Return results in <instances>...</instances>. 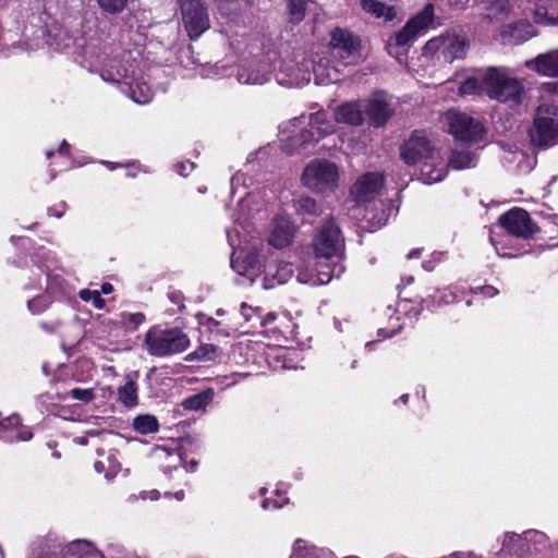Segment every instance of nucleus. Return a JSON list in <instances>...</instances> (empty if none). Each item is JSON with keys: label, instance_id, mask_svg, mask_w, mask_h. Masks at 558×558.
I'll use <instances>...</instances> for the list:
<instances>
[{"label": "nucleus", "instance_id": "obj_1", "mask_svg": "<svg viewBox=\"0 0 558 558\" xmlns=\"http://www.w3.org/2000/svg\"><path fill=\"white\" fill-rule=\"evenodd\" d=\"M461 95H487L490 99L511 105L522 100L521 82L502 68H487L465 78L459 87Z\"/></svg>", "mask_w": 558, "mask_h": 558}, {"label": "nucleus", "instance_id": "obj_2", "mask_svg": "<svg viewBox=\"0 0 558 558\" xmlns=\"http://www.w3.org/2000/svg\"><path fill=\"white\" fill-rule=\"evenodd\" d=\"M400 156L407 165L421 163L420 180L425 184L440 182L447 175L445 155L421 131L413 132L403 143Z\"/></svg>", "mask_w": 558, "mask_h": 558}, {"label": "nucleus", "instance_id": "obj_3", "mask_svg": "<svg viewBox=\"0 0 558 558\" xmlns=\"http://www.w3.org/2000/svg\"><path fill=\"white\" fill-rule=\"evenodd\" d=\"M384 185V177L378 172H368L360 177L352 185L350 194L354 206L350 208L353 218L366 220L371 231L386 225L389 213L381 208L377 197Z\"/></svg>", "mask_w": 558, "mask_h": 558}, {"label": "nucleus", "instance_id": "obj_4", "mask_svg": "<svg viewBox=\"0 0 558 558\" xmlns=\"http://www.w3.org/2000/svg\"><path fill=\"white\" fill-rule=\"evenodd\" d=\"M82 48V63L90 72H99L106 82H120L126 76V68L123 64L125 52L118 46L101 38H89Z\"/></svg>", "mask_w": 558, "mask_h": 558}, {"label": "nucleus", "instance_id": "obj_5", "mask_svg": "<svg viewBox=\"0 0 558 558\" xmlns=\"http://www.w3.org/2000/svg\"><path fill=\"white\" fill-rule=\"evenodd\" d=\"M263 259H265L263 250L256 247L247 252H233L231 267L242 278L239 282L244 283L245 280L254 282L264 272V288L269 289L274 288L276 283L287 282L292 277L293 269L291 264H264Z\"/></svg>", "mask_w": 558, "mask_h": 558}, {"label": "nucleus", "instance_id": "obj_6", "mask_svg": "<svg viewBox=\"0 0 558 558\" xmlns=\"http://www.w3.org/2000/svg\"><path fill=\"white\" fill-rule=\"evenodd\" d=\"M333 132L335 125L324 111L311 113L308 117L302 114L280 126L282 149L292 155Z\"/></svg>", "mask_w": 558, "mask_h": 558}, {"label": "nucleus", "instance_id": "obj_7", "mask_svg": "<svg viewBox=\"0 0 558 558\" xmlns=\"http://www.w3.org/2000/svg\"><path fill=\"white\" fill-rule=\"evenodd\" d=\"M339 167L327 159H314L303 170L301 181L308 190L324 195L333 193L339 186Z\"/></svg>", "mask_w": 558, "mask_h": 558}, {"label": "nucleus", "instance_id": "obj_8", "mask_svg": "<svg viewBox=\"0 0 558 558\" xmlns=\"http://www.w3.org/2000/svg\"><path fill=\"white\" fill-rule=\"evenodd\" d=\"M144 343L148 354L162 357L185 351L190 339L178 328L155 326L146 332Z\"/></svg>", "mask_w": 558, "mask_h": 558}, {"label": "nucleus", "instance_id": "obj_9", "mask_svg": "<svg viewBox=\"0 0 558 558\" xmlns=\"http://www.w3.org/2000/svg\"><path fill=\"white\" fill-rule=\"evenodd\" d=\"M433 22L434 7L433 4H426L418 14L408 21L402 29L388 40L387 48L389 54L401 61L404 51L399 52L398 49L405 50L433 25Z\"/></svg>", "mask_w": 558, "mask_h": 558}, {"label": "nucleus", "instance_id": "obj_10", "mask_svg": "<svg viewBox=\"0 0 558 558\" xmlns=\"http://www.w3.org/2000/svg\"><path fill=\"white\" fill-rule=\"evenodd\" d=\"M469 41L464 36L454 32H446L429 39L423 47V56L447 63L464 59Z\"/></svg>", "mask_w": 558, "mask_h": 558}, {"label": "nucleus", "instance_id": "obj_11", "mask_svg": "<svg viewBox=\"0 0 558 558\" xmlns=\"http://www.w3.org/2000/svg\"><path fill=\"white\" fill-rule=\"evenodd\" d=\"M529 135L531 142L539 147H548L558 142L557 104L544 102L537 108Z\"/></svg>", "mask_w": 558, "mask_h": 558}, {"label": "nucleus", "instance_id": "obj_12", "mask_svg": "<svg viewBox=\"0 0 558 558\" xmlns=\"http://www.w3.org/2000/svg\"><path fill=\"white\" fill-rule=\"evenodd\" d=\"M442 121L457 142L472 145L484 138L485 129L482 122L465 112L448 110L444 113Z\"/></svg>", "mask_w": 558, "mask_h": 558}, {"label": "nucleus", "instance_id": "obj_13", "mask_svg": "<svg viewBox=\"0 0 558 558\" xmlns=\"http://www.w3.org/2000/svg\"><path fill=\"white\" fill-rule=\"evenodd\" d=\"M316 258L341 259L344 242L339 226L333 219L324 222L313 241Z\"/></svg>", "mask_w": 558, "mask_h": 558}, {"label": "nucleus", "instance_id": "obj_14", "mask_svg": "<svg viewBox=\"0 0 558 558\" xmlns=\"http://www.w3.org/2000/svg\"><path fill=\"white\" fill-rule=\"evenodd\" d=\"M183 26L189 37L197 39L210 27L208 10L205 0H178Z\"/></svg>", "mask_w": 558, "mask_h": 558}, {"label": "nucleus", "instance_id": "obj_15", "mask_svg": "<svg viewBox=\"0 0 558 558\" xmlns=\"http://www.w3.org/2000/svg\"><path fill=\"white\" fill-rule=\"evenodd\" d=\"M360 40L347 29L336 28L331 32L328 51L337 63L347 66L355 63L360 57Z\"/></svg>", "mask_w": 558, "mask_h": 558}, {"label": "nucleus", "instance_id": "obj_16", "mask_svg": "<svg viewBox=\"0 0 558 558\" xmlns=\"http://www.w3.org/2000/svg\"><path fill=\"white\" fill-rule=\"evenodd\" d=\"M262 206L263 199L259 194L248 193L245 197L241 198L239 213L236 217H234L235 228L233 230H227L228 242L233 248L242 243L240 239L241 232L238 227L244 232H248L251 226L247 223V220L253 217L255 213H258Z\"/></svg>", "mask_w": 558, "mask_h": 558}, {"label": "nucleus", "instance_id": "obj_17", "mask_svg": "<svg viewBox=\"0 0 558 558\" xmlns=\"http://www.w3.org/2000/svg\"><path fill=\"white\" fill-rule=\"evenodd\" d=\"M241 314L246 322L259 320L260 325L266 328V331L278 333L284 338H289L293 333V326L289 315L284 314L278 317L274 313H269L263 317L258 307H252L246 303L241 304Z\"/></svg>", "mask_w": 558, "mask_h": 558}, {"label": "nucleus", "instance_id": "obj_18", "mask_svg": "<svg viewBox=\"0 0 558 558\" xmlns=\"http://www.w3.org/2000/svg\"><path fill=\"white\" fill-rule=\"evenodd\" d=\"M545 543L546 535L538 531H526L522 535L506 533L502 539L501 551L519 556L537 550L538 546Z\"/></svg>", "mask_w": 558, "mask_h": 558}, {"label": "nucleus", "instance_id": "obj_19", "mask_svg": "<svg viewBox=\"0 0 558 558\" xmlns=\"http://www.w3.org/2000/svg\"><path fill=\"white\" fill-rule=\"evenodd\" d=\"M319 262L315 265V272L304 274L300 272L298 275V280L303 283H310L312 286L316 284H326L333 277L339 278L343 271L344 266L340 263L341 259L338 258H318Z\"/></svg>", "mask_w": 558, "mask_h": 558}, {"label": "nucleus", "instance_id": "obj_20", "mask_svg": "<svg viewBox=\"0 0 558 558\" xmlns=\"http://www.w3.org/2000/svg\"><path fill=\"white\" fill-rule=\"evenodd\" d=\"M499 222L510 234L518 238L527 239L537 231L529 214L521 208L511 209L500 216Z\"/></svg>", "mask_w": 558, "mask_h": 558}, {"label": "nucleus", "instance_id": "obj_21", "mask_svg": "<svg viewBox=\"0 0 558 558\" xmlns=\"http://www.w3.org/2000/svg\"><path fill=\"white\" fill-rule=\"evenodd\" d=\"M276 80L280 85L288 87H300L311 80L308 65L296 64L293 60H279Z\"/></svg>", "mask_w": 558, "mask_h": 558}, {"label": "nucleus", "instance_id": "obj_22", "mask_svg": "<svg viewBox=\"0 0 558 558\" xmlns=\"http://www.w3.org/2000/svg\"><path fill=\"white\" fill-rule=\"evenodd\" d=\"M524 13L545 26H558V0H526Z\"/></svg>", "mask_w": 558, "mask_h": 558}, {"label": "nucleus", "instance_id": "obj_23", "mask_svg": "<svg viewBox=\"0 0 558 558\" xmlns=\"http://www.w3.org/2000/svg\"><path fill=\"white\" fill-rule=\"evenodd\" d=\"M296 227L290 217L278 215L274 221L268 235L269 245L276 248H283L292 243Z\"/></svg>", "mask_w": 558, "mask_h": 558}, {"label": "nucleus", "instance_id": "obj_24", "mask_svg": "<svg viewBox=\"0 0 558 558\" xmlns=\"http://www.w3.org/2000/svg\"><path fill=\"white\" fill-rule=\"evenodd\" d=\"M366 113L371 124L378 128L384 125L392 114L390 99L384 92H377L368 99Z\"/></svg>", "mask_w": 558, "mask_h": 558}, {"label": "nucleus", "instance_id": "obj_25", "mask_svg": "<svg viewBox=\"0 0 558 558\" xmlns=\"http://www.w3.org/2000/svg\"><path fill=\"white\" fill-rule=\"evenodd\" d=\"M536 35L534 26L527 21L509 24L500 32L505 44L520 45Z\"/></svg>", "mask_w": 558, "mask_h": 558}, {"label": "nucleus", "instance_id": "obj_26", "mask_svg": "<svg viewBox=\"0 0 558 558\" xmlns=\"http://www.w3.org/2000/svg\"><path fill=\"white\" fill-rule=\"evenodd\" d=\"M526 66L544 76H558V49L538 54L535 59L525 62Z\"/></svg>", "mask_w": 558, "mask_h": 558}, {"label": "nucleus", "instance_id": "obj_27", "mask_svg": "<svg viewBox=\"0 0 558 558\" xmlns=\"http://www.w3.org/2000/svg\"><path fill=\"white\" fill-rule=\"evenodd\" d=\"M341 65L337 62L329 65L327 58L313 61V73L316 84L338 83L340 81Z\"/></svg>", "mask_w": 558, "mask_h": 558}, {"label": "nucleus", "instance_id": "obj_28", "mask_svg": "<svg viewBox=\"0 0 558 558\" xmlns=\"http://www.w3.org/2000/svg\"><path fill=\"white\" fill-rule=\"evenodd\" d=\"M269 80V71L265 62H252L238 72V81L242 84H264Z\"/></svg>", "mask_w": 558, "mask_h": 558}, {"label": "nucleus", "instance_id": "obj_29", "mask_svg": "<svg viewBox=\"0 0 558 558\" xmlns=\"http://www.w3.org/2000/svg\"><path fill=\"white\" fill-rule=\"evenodd\" d=\"M335 119L339 123L361 125L364 121L361 105L356 101H351L339 106L335 110Z\"/></svg>", "mask_w": 558, "mask_h": 558}, {"label": "nucleus", "instance_id": "obj_30", "mask_svg": "<svg viewBox=\"0 0 558 558\" xmlns=\"http://www.w3.org/2000/svg\"><path fill=\"white\" fill-rule=\"evenodd\" d=\"M125 68L128 70L126 76L117 83L121 84L122 86H129V95L134 102L140 105L149 102L154 95L150 86L147 83L140 81L128 82L126 80L129 78V68Z\"/></svg>", "mask_w": 558, "mask_h": 558}, {"label": "nucleus", "instance_id": "obj_31", "mask_svg": "<svg viewBox=\"0 0 558 558\" xmlns=\"http://www.w3.org/2000/svg\"><path fill=\"white\" fill-rule=\"evenodd\" d=\"M137 376L136 372L128 374L125 376V384L118 389L119 400L128 408H133L137 404Z\"/></svg>", "mask_w": 558, "mask_h": 558}, {"label": "nucleus", "instance_id": "obj_32", "mask_svg": "<svg viewBox=\"0 0 558 558\" xmlns=\"http://www.w3.org/2000/svg\"><path fill=\"white\" fill-rule=\"evenodd\" d=\"M361 7L366 13L385 21H392L397 15L393 7L377 0H361Z\"/></svg>", "mask_w": 558, "mask_h": 558}, {"label": "nucleus", "instance_id": "obj_33", "mask_svg": "<svg viewBox=\"0 0 558 558\" xmlns=\"http://www.w3.org/2000/svg\"><path fill=\"white\" fill-rule=\"evenodd\" d=\"M477 4H489L486 10L485 17L490 21H502L508 16V0H474Z\"/></svg>", "mask_w": 558, "mask_h": 558}, {"label": "nucleus", "instance_id": "obj_34", "mask_svg": "<svg viewBox=\"0 0 558 558\" xmlns=\"http://www.w3.org/2000/svg\"><path fill=\"white\" fill-rule=\"evenodd\" d=\"M97 553L94 546L86 541H74L64 549L65 558H94Z\"/></svg>", "mask_w": 558, "mask_h": 558}, {"label": "nucleus", "instance_id": "obj_35", "mask_svg": "<svg viewBox=\"0 0 558 558\" xmlns=\"http://www.w3.org/2000/svg\"><path fill=\"white\" fill-rule=\"evenodd\" d=\"M48 45L56 50L65 51L76 45V39L65 28H58L53 33H49Z\"/></svg>", "mask_w": 558, "mask_h": 558}, {"label": "nucleus", "instance_id": "obj_36", "mask_svg": "<svg viewBox=\"0 0 558 558\" xmlns=\"http://www.w3.org/2000/svg\"><path fill=\"white\" fill-rule=\"evenodd\" d=\"M476 156L466 150H453L448 159L447 167L456 170H463L476 166Z\"/></svg>", "mask_w": 558, "mask_h": 558}, {"label": "nucleus", "instance_id": "obj_37", "mask_svg": "<svg viewBox=\"0 0 558 558\" xmlns=\"http://www.w3.org/2000/svg\"><path fill=\"white\" fill-rule=\"evenodd\" d=\"M214 392L211 389L205 390L203 392H199L197 395H194L190 398H186L182 405L185 410L190 411H199L205 409L209 402L213 400Z\"/></svg>", "mask_w": 558, "mask_h": 558}, {"label": "nucleus", "instance_id": "obj_38", "mask_svg": "<svg viewBox=\"0 0 558 558\" xmlns=\"http://www.w3.org/2000/svg\"><path fill=\"white\" fill-rule=\"evenodd\" d=\"M134 429L142 434L147 435L158 432L159 424L157 418L150 414L138 415L133 421Z\"/></svg>", "mask_w": 558, "mask_h": 558}, {"label": "nucleus", "instance_id": "obj_39", "mask_svg": "<svg viewBox=\"0 0 558 558\" xmlns=\"http://www.w3.org/2000/svg\"><path fill=\"white\" fill-rule=\"evenodd\" d=\"M295 210L304 216H318L320 214V207L317 202L311 196H301L294 204Z\"/></svg>", "mask_w": 558, "mask_h": 558}, {"label": "nucleus", "instance_id": "obj_40", "mask_svg": "<svg viewBox=\"0 0 558 558\" xmlns=\"http://www.w3.org/2000/svg\"><path fill=\"white\" fill-rule=\"evenodd\" d=\"M153 454H154L155 459H157L158 461H160V462L167 461L168 462V464L163 466L165 470L170 469V468L175 469L177 465L181 462L180 454L177 452L170 451L166 447H161V446L156 447L154 449Z\"/></svg>", "mask_w": 558, "mask_h": 558}, {"label": "nucleus", "instance_id": "obj_41", "mask_svg": "<svg viewBox=\"0 0 558 558\" xmlns=\"http://www.w3.org/2000/svg\"><path fill=\"white\" fill-rule=\"evenodd\" d=\"M94 468L97 473L105 472L106 478L111 480L117 475L120 465L112 456H109L108 457V468L106 466L104 461L95 462Z\"/></svg>", "mask_w": 558, "mask_h": 558}, {"label": "nucleus", "instance_id": "obj_42", "mask_svg": "<svg viewBox=\"0 0 558 558\" xmlns=\"http://www.w3.org/2000/svg\"><path fill=\"white\" fill-rule=\"evenodd\" d=\"M68 397H71L74 400H78L83 403H88L94 400L95 393L90 388H73L70 391L65 392L61 399L64 400Z\"/></svg>", "mask_w": 558, "mask_h": 558}, {"label": "nucleus", "instance_id": "obj_43", "mask_svg": "<svg viewBox=\"0 0 558 558\" xmlns=\"http://www.w3.org/2000/svg\"><path fill=\"white\" fill-rule=\"evenodd\" d=\"M305 0H288V10L293 22H301L305 16Z\"/></svg>", "mask_w": 558, "mask_h": 558}, {"label": "nucleus", "instance_id": "obj_44", "mask_svg": "<svg viewBox=\"0 0 558 558\" xmlns=\"http://www.w3.org/2000/svg\"><path fill=\"white\" fill-rule=\"evenodd\" d=\"M99 8L110 14H117L124 10L128 0H96Z\"/></svg>", "mask_w": 558, "mask_h": 558}, {"label": "nucleus", "instance_id": "obj_45", "mask_svg": "<svg viewBox=\"0 0 558 558\" xmlns=\"http://www.w3.org/2000/svg\"><path fill=\"white\" fill-rule=\"evenodd\" d=\"M46 281H47V292L50 294H59L64 291V280L63 278L58 274H47L46 275Z\"/></svg>", "mask_w": 558, "mask_h": 558}, {"label": "nucleus", "instance_id": "obj_46", "mask_svg": "<svg viewBox=\"0 0 558 558\" xmlns=\"http://www.w3.org/2000/svg\"><path fill=\"white\" fill-rule=\"evenodd\" d=\"M80 298L85 302H92L96 308H102L106 304L105 300L100 296L99 291L83 289L80 291Z\"/></svg>", "mask_w": 558, "mask_h": 558}, {"label": "nucleus", "instance_id": "obj_47", "mask_svg": "<svg viewBox=\"0 0 558 558\" xmlns=\"http://www.w3.org/2000/svg\"><path fill=\"white\" fill-rule=\"evenodd\" d=\"M290 558H316L313 549H308L302 539L295 541L293 553Z\"/></svg>", "mask_w": 558, "mask_h": 558}, {"label": "nucleus", "instance_id": "obj_48", "mask_svg": "<svg viewBox=\"0 0 558 558\" xmlns=\"http://www.w3.org/2000/svg\"><path fill=\"white\" fill-rule=\"evenodd\" d=\"M49 303V299L46 295H43L29 300L27 302V306L33 314H39L48 307Z\"/></svg>", "mask_w": 558, "mask_h": 558}, {"label": "nucleus", "instance_id": "obj_49", "mask_svg": "<svg viewBox=\"0 0 558 558\" xmlns=\"http://www.w3.org/2000/svg\"><path fill=\"white\" fill-rule=\"evenodd\" d=\"M247 181H251V178H248L243 172H236L231 178V192H232V194L238 193L240 186L246 187L247 186Z\"/></svg>", "mask_w": 558, "mask_h": 558}, {"label": "nucleus", "instance_id": "obj_50", "mask_svg": "<svg viewBox=\"0 0 558 558\" xmlns=\"http://www.w3.org/2000/svg\"><path fill=\"white\" fill-rule=\"evenodd\" d=\"M145 319L144 314L142 313H123L122 320L124 324L129 326H133L134 328L141 325Z\"/></svg>", "mask_w": 558, "mask_h": 558}, {"label": "nucleus", "instance_id": "obj_51", "mask_svg": "<svg viewBox=\"0 0 558 558\" xmlns=\"http://www.w3.org/2000/svg\"><path fill=\"white\" fill-rule=\"evenodd\" d=\"M287 502H288V498L278 494V498L274 501H271L269 499H265L262 504V507L264 510H268L270 508L279 509V508L283 507V505H286Z\"/></svg>", "mask_w": 558, "mask_h": 558}, {"label": "nucleus", "instance_id": "obj_52", "mask_svg": "<svg viewBox=\"0 0 558 558\" xmlns=\"http://www.w3.org/2000/svg\"><path fill=\"white\" fill-rule=\"evenodd\" d=\"M219 325H220V323L217 322L215 318L210 317L207 319V326L211 332H216L217 335H222V336H229L230 330L229 329H220Z\"/></svg>", "mask_w": 558, "mask_h": 558}, {"label": "nucleus", "instance_id": "obj_53", "mask_svg": "<svg viewBox=\"0 0 558 558\" xmlns=\"http://www.w3.org/2000/svg\"><path fill=\"white\" fill-rule=\"evenodd\" d=\"M21 420L17 415L8 417L4 422H0V433L5 430L9 426H19Z\"/></svg>", "mask_w": 558, "mask_h": 558}, {"label": "nucleus", "instance_id": "obj_54", "mask_svg": "<svg viewBox=\"0 0 558 558\" xmlns=\"http://www.w3.org/2000/svg\"><path fill=\"white\" fill-rule=\"evenodd\" d=\"M177 169L180 175L186 177L194 169V163L190 161L182 162L177 166Z\"/></svg>", "mask_w": 558, "mask_h": 558}, {"label": "nucleus", "instance_id": "obj_55", "mask_svg": "<svg viewBox=\"0 0 558 558\" xmlns=\"http://www.w3.org/2000/svg\"><path fill=\"white\" fill-rule=\"evenodd\" d=\"M141 498L146 499L149 498L151 500H156L159 498V492L156 489L149 490V492H143L141 493Z\"/></svg>", "mask_w": 558, "mask_h": 558}, {"label": "nucleus", "instance_id": "obj_56", "mask_svg": "<svg viewBox=\"0 0 558 558\" xmlns=\"http://www.w3.org/2000/svg\"><path fill=\"white\" fill-rule=\"evenodd\" d=\"M33 434L26 429V428H22L17 435H16V438L20 439V440H29L32 438Z\"/></svg>", "mask_w": 558, "mask_h": 558}, {"label": "nucleus", "instance_id": "obj_57", "mask_svg": "<svg viewBox=\"0 0 558 558\" xmlns=\"http://www.w3.org/2000/svg\"><path fill=\"white\" fill-rule=\"evenodd\" d=\"M482 292L485 296H488V298H493L498 294L497 289H495L494 287H490V286L482 288Z\"/></svg>", "mask_w": 558, "mask_h": 558}, {"label": "nucleus", "instance_id": "obj_58", "mask_svg": "<svg viewBox=\"0 0 558 558\" xmlns=\"http://www.w3.org/2000/svg\"><path fill=\"white\" fill-rule=\"evenodd\" d=\"M456 299V296L451 292H444L441 296H439V302H442L445 304H448L452 302Z\"/></svg>", "mask_w": 558, "mask_h": 558}, {"label": "nucleus", "instance_id": "obj_59", "mask_svg": "<svg viewBox=\"0 0 558 558\" xmlns=\"http://www.w3.org/2000/svg\"><path fill=\"white\" fill-rule=\"evenodd\" d=\"M451 7L457 9H463L468 4L469 0H448Z\"/></svg>", "mask_w": 558, "mask_h": 558}, {"label": "nucleus", "instance_id": "obj_60", "mask_svg": "<svg viewBox=\"0 0 558 558\" xmlns=\"http://www.w3.org/2000/svg\"><path fill=\"white\" fill-rule=\"evenodd\" d=\"M112 291H113V287H112V284H111V283H109V282H105V283H102V284H101V292H102L104 294H109V293H111Z\"/></svg>", "mask_w": 558, "mask_h": 558}, {"label": "nucleus", "instance_id": "obj_61", "mask_svg": "<svg viewBox=\"0 0 558 558\" xmlns=\"http://www.w3.org/2000/svg\"><path fill=\"white\" fill-rule=\"evenodd\" d=\"M68 150H69V144L65 141H63L60 145L59 153L65 155V154H68Z\"/></svg>", "mask_w": 558, "mask_h": 558}, {"label": "nucleus", "instance_id": "obj_62", "mask_svg": "<svg viewBox=\"0 0 558 558\" xmlns=\"http://www.w3.org/2000/svg\"><path fill=\"white\" fill-rule=\"evenodd\" d=\"M74 441H75L76 444H78V445H82V446L87 445V439H86V437H85V436H83V437H77V438H75V439H74Z\"/></svg>", "mask_w": 558, "mask_h": 558}, {"label": "nucleus", "instance_id": "obj_63", "mask_svg": "<svg viewBox=\"0 0 558 558\" xmlns=\"http://www.w3.org/2000/svg\"><path fill=\"white\" fill-rule=\"evenodd\" d=\"M174 497L177 500L181 501L183 500L184 498V492L183 490H178L175 494H174Z\"/></svg>", "mask_w": 558, "mask_h": 558}, {"label": "nucleus", "instance_id": "obj_64", "mask_svg": "<svg viewBox=\"0 0 558 558\" xmlns=\"http://www.w3.org/2000/svg\"><path fill=\"white\" fill-rule=\"evenodd\" d=\"M420 255V250H413L411 251L409 254H408V257L409 258H414V257H418Z\"/></svg>", "mask_w": 558, "mask_h": 558}]
</instances>
